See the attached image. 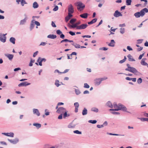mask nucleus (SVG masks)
I'll return each mask as SVG.
<instances>
[{
	"instance_id": "f257e3e1",
	"label": "nucleus",
	"mask_w": 148,
	"mask_h": 148,
	"mask_svg": "<svg viewBox=\"0 0 148 148\" xmlns=\"http://www.w3.org/2000/svg\"><path fill=\"white\" fill-rule=\"evenodd\" d=\"M118 108L113 109H110V111H118L119 110H122L123 111H126V112L130 113V112L127 111V108H126L121 103H119L118 104V106L116 107Z\"/></svg>"
},
{
	"instance_id": "f03ea898",
	"label": "nucleus",
	"mask_w": 148,
	"mask_h": 148,
	"mask_svg": "<svg viewBox=\"0 0 148 148\" xmlns=\"http://www.w3.org/2000/svg\"><path fill=\"white\" fill-rule=\"evenodd\" d=\"M77 9L78 10L81 11L83 10L85 7V5L81 2H77Z\"/></svg>"
},
{
	"instance_id": "7ed1b4c3",
	"label": "nucleus",
	"mask_w": 148,
	"mask_h": 148,
	"mask_svg": "<svg viewBox=\"0 0 148 148\" xmlns=\"http://www.w3.org/2000/svg\"><path fill=\"white\" fill-rule=\"evenodd\" d=\"M7 34H3L0 33V41L3 42H5L6 41V37L5 36Z\"/></svg>"
},
{
	"instance_id": "20e7f679",
	"label": "nucleus",
	"mask_w": 148,
	"mask_h": 148,
	"mask_svg": "<svg viewBox=\"0 0 148 148\" xmlns=\"http://www.w3.org/2000/svg\"><path fill=\"white\" fill-rule=\"evenodd\" d=\"M68 13L72 14L74 12V9L73 6L72 4L69 5L68 7Z\"/></svg>"
},
{
	"instance_id": "39448f33",
	"label": "nucleus",
	"mask_w": 148,
	"mask_h": 148,
	"mask_svg": "<svg viewBox=\"0 0 148 148\" xmlns=\"http://www.w3.org/2000/svg\"><path fill=\"white\" fill-rule=\"evenodd\" d=\"M8 140L11 143L13 144H16L19 141V140L17 138H15L14 139H8Z\"/></svg>"
},
{
	"instance_id": "423d86ee",
	"label": "nucleus",
	"mask_w": 148,
	"mask_h": 148,
	"mask_svg": "<svg viewBox=\"0 0 148 148\" xmlns=\"http://www.w3.org/2000/svg\"><path fill=\"white\" fill-rule=\"evenodd\" d=\"M88 25L86 24H82L77 27V29H86Z\"/></svg>"
},
{
	"instance_id": "0eeeda50",
	"label": "nucleus",
	"mask_w": 148,
	"mask_h": 148,
	"mask_svg": "<svg viewBox=\"0 0 148 148\" xmlns=\"http://www.w3.org/2000/svg\"><path fill=\"white\" fill-rule=\"evenodd\" d=\"M141 15V16H143L145 14V13L148 12V9L146 8L143 9L140 12Z\"/></svg>"
},
{
	"instance_id": "6e6552de",
	"label": "nucleus",
	"mask_w": 148,
	"mask_h": 148,
	"mask_svg": "<svg viewBox=\"0 0 148 148\" xmlns=\"http://www.w3.org/2000/svg\"><path fill=\"white\" fill-rule=\"evenodd\" d=\"M31 84L30 83H28L27 82H23L18 85L19 87L21 86H26L30 85Z\"/></svg>"
},
{
	"instance_id": "1a4fd4ad",
	"label": "nucleus",
	"mask_w": 148,
	"mask_h": 148,
	"mask_svg": "<svg viewBox=\"0 0 148 148\" xmlns=\"http://www.w3.org/2000/svg\"><path fill=\"white\" fill-rule=\"evenodd\" d=\"M114 16L116 17H118L120 16H122V14L118 10H116L114 14Z\"/></svg>"
},
{
	"instance_id": "9d476101",
	"label": "nucleus",
	"mask_w": 148,
	"mask_h": 148,
	"mask_svg": "<svg viewBox=\"0 0 148 148\" xmlns=\"http://www.w3.org/2000/svg\"><path fill=\"white\" fill-rule=\"evenodd\" d=\"M131 72L132 73L135 75H141V73L140 72L138 71L137 70L134 68L133 69V70H132Z\"/></svg>"
},
{
	"instance_id": "9b49d317",
	"label": "nucleus",
	"mask_w": 148,
	"mask_h": 148,
	"mask_svg": "<svg viewBox=\"0 0 148 148\" xmlns=\"http://www.w3.org/2000/svg\"><path fill=\"white\" fill-rule=\"evenodd\" d=\"M65 110V108H64L62 107H60L57 109L56 112L57 113L59 114H61L62 113H63V112H64V110Z\"/></svg>"
},
{
	"instance_id": "f8f14e48",
	"label": "nucleus",
	"mask_w": 148,
	"mask_h": 148,
	"mask_svg": "<svg viewBox=\"0 0 148 148\" xmlns=\"http://www.w3.org/2000/svg\"><path fill=\"white\" fill-rule=\"evenodd\" d=\"M126 65L127 67V68L125 69V71H129L131 72L132 71V70H133V69L134 68L133 67H131L130 65L128 64H127Z\"/></svg>"
},
{
	"instance_id": "ddd939ff",
	"label": "nucleus",
	"mask_w": 148,
	"mask_h": 148,
	"mask_svg": "<svg viewBox=\"0 0 148 148\" xmlns=\"http://www.w3.org/2000/svg\"><path fill=\"white\" fill-rule=\"evenodd\" d=\"M73 16V15L72 14L68 13V15L65 17V21L67 22Z\"/></svg>"
},
{
	"instance_id": "4468645a",
	"label": "nucleus",
	"mask_w": 148,
	"mask_h": 148,
	"mask_svg": "<svg viewBox=\"0 0 148 148\" xmlns=\"http://www.w3.org/2000/svg\"><path fill=\"white\" fill-rule=\"evenodd\" d=\"M73 16V15L72 14L68 13V15L65 17V21L67 22Z\"/></svg>"
},
{
	"instance_id": "2eb2a0df",
	"label": "nucleus",
	"mask_w": 148,
	"mask_h": 148,
	"mask_svg": "<svg viewBox=\"0 0 148 148\" xmlns=\"http://www.w3.org/2000/svg\"><path fill=\"white\" fill-rule=\"evenodd\" d=\"M95 85L96 86L99 85L101 83L99 78H97L95 79Z\"/></svg>"
},
{
	"instance_id": "dca6fc26",
	"label": "nucleus",
	"mask_w": 148,
	"mask_h": 148,
	"mask_svg": "<svg viewBox=\"0 0 148 148\" xmlns=\"http://www.w3.org/2000/svg\"><path fill=\"white\" fill-rule=\"evenodd\" d=\"M33 112L34 114L38 116H39L40 115L38 110L37 109H33Z\"/></svg>"
},
{
	"instance_id": "f3484780",
	"label": "nucleus",
	"mask_w": 148,
	"mask_h": 148,
	"mask_svg": "<svg viewBox=\"0 0 148 148\" xmlns=\"http://www.w3.org/2000/svg\"><path fill=\"white\" fill-rule=\"evenodd\" d=\"M26 16L25 18L23 20H22L21 21L20 25H23L25 24V23L26 22V21L27 19V18L26 15H25Z\"/></svg>"
},
{
	"instance_id": "a211bd4d",
	"label": "nucleus",
	"mask_w": 148,
	"mask_h": 148,
	"mask_svg": "<svg viewBox=\"0 0 148 148\" xmlns=\"http://www.w3.org/2000/svg\"><path fill=\"white\" fill-rule=\"evenodd\" d=\"M34 20L33 19L32 20L30 23V31H31L32 29L34 28Z\"/></svg>"
},
{
	"instance_id": "6ab92c4d",
	"label": "nucleus",
	"mask_w": 148,
	"mask_h": 148,
	"mask_svg": "<svg viewBox=\"0 0 148 148\" xmlns=\"http://www.w3.org/2000/svg\"><path fill=\"white\" fill-rule=\"evenodd\" d=\"M5 56L7 57L10 61L12 60L14 57V55L13 54H5Z\"/></svg>"
},
{
	"instance_id": "aec40b11",
	"label": "nucleus",
	"mask_w": 148,
	"mask_h": 148,
	"mask_svg": "<svg viewBox=\"0 0 148 148\" xmlns=\"http://www.w3.org/2000/svg\"><path fill=\"white\" fill-rule=\"evenodd\" d=\"M146 60L145 58H143L141 60V64L143 66H146L148 65V64L146 62H145V61Z\"/></svg>"
},
{
	"instance_id": "412c9836",
	"label": "nucleus",
	"mask_w": 148,
	"mask_h": 148,
	"mask_svg": "<svg viewBox=\"0 0 148 148\" xmlns=\"http://www.w3.org/2000/svg\"><path fill=\"white\" fill-rule=\"evenodd\" d=\"M77 124H73V122L70 123L68 125V127L69 128H74L75 127V126Z\"/></svg>"
},
{
	"instance_id": "4be33fe9",
	"label": "nucleus",
	"mask_w": 148,
	"mask_h": 148,
	"mask_svg": "<svg viewBox=\"0 0 148 148\" xmlns=\"http://www.w3.org/2000/svg\"><path fill=\"white\" fill-rule=\"evenodd\" d=\"M128 58V60L130 61H134L135 60L133 58V57L130 54H129L127 56Z\"/></svg>"
},
{
	"instance_id": "5701e85b",
	"label": "nucleus",
	"mask_w": 148,
	"mask_h": 148,
	"mask_svg": "<svg viewBox=\"0 0 148 148\" xmlns=\"http://www.w3.org/2000/svg\"><path fill=\"white\" fill-rule=\"evenodd\" d=\"M88 113V110L86 108H84L82 111V114L83 115H86Z\"/></svg>"
},
{
	"instance_id": "b1692460",
	"label": "nucleus",
	"mask_w": 148,
	"mask_h": 148,
	"mask_svg": "<svg viewBox=\"0 0 148 148\" xmlns=\"http://www.w3.org/2000/svg\"><path fill=\"white\" fill-rule=\"evenodd\" d=\"M47 37L51 39H54L56 38V36L54 34H49L47 36Z\"/></svg>"
},
{
	"instance_id": "393cba45",
	"label": "nucleus",
	"mask_w": 148,
	"mask_h": 148,
	"mask_svg": "<svg viewBox=\"0 0 148 148\" xmlns=\"http://www.w3.org/2000/svg\"><path fill=\"white\" fill-rule=\"evenodd\" d=\"M115 42L114 40H111V42L108 45L110 47H114V46Z\"/></svg>"
},
{
	"instance_id": "a878e982",
	"label": "nucleus",
	"mask_w": 148,
	"mask_h": 148,
	"mask_svg": "<svg viewBox=\"0 0 148 148\" xmlns=\"http://www.w3.org/2000/svg\"><path fill=\"white\" fill-rule=\"evenodd\" d=\"M68 25H69V26L71 27V28H76V29H77V27H78V26H77V25L76 24V23H73L72 24V25H70L69 23H68Z\"/></svg>"
},
{
	"instance_id": "bb28decb",
	"label": "nucleus",
	"mask_w": 148,
	"mask_h": 148,
	"mask_svg": "<svg viewBox=\"0 0 148 148\" xmlns=\"http://www.w3.org/2000/svg\"><path fill=\"white\" fill-rule=\"evenodd\" d=\"M88 14L87 13H84L82 14H80V16L83 18H87Z\"/></svg>"
},
{
	"instance_id": "cd10ccee",
	"label": "nucleus",
	"mask_w": 148,
	"mask_h": 148,
	"mask_svg": "<svg viewBox=\"0 0 148 148\" xmlns=\"http://www.w3.org/2000/svg\"><path fill=\"white\" fill-rule=\"evenodd\" d=\"M126 79L130 81L131 80H132L134 82H136V78H131L129 77H127L125 78Z\"/></svg>"
},
{
	"instance_id": "c85d7f7f",
	"label": "nucleus",
	"mask_w": 148,
	"mask_h": 148,
	"mask_svg": "<svg viewBox=\"0 0 148 148\" xmlns=\"http://www.w3.org/2000/svg\"><path fill=\"white\" fill-rule=\"evenodd\" d=\"M15 38L13 37H11L10 39V42L12 43L13 44H14L15 43Z\"/></svg>"
},
{
	"instance_id": "c756f323",
	"label": "nucleus",
	"mask_w": 148,
	"mask_h": 148,
	"mask_svg": "<svg viewBox=\"0 0 148 148\" xmlns=\"http://www.w3.org/2000/svg\"><path fill=\"white\" fill-rule=\"evenodd\" d=\"M39 5L36 2H34L33 4V7L34 8H38Z\"/></svg>"
},
{
	"instance_id": "7c9ffc66",
	"label": "nucleus",
	"mask_w": 148,
	"mask_h": 148,
	"mask_svg": "<svg viewBox=\"0 0 148 148\" xmlns=\"http://www.w3.org/2000/svg\"><path fill=\"white\" fill-rule=\"evenodd\" d=\"M33 125L36 126L38 129L40 128L41 126V125L40 124L38 123H34L33 124Z\"/></svg>"
},
{
	"instance_id": "2f4dec72",
	"label": "nucleus",
	"mask_w": 148,
	"mask_h": 148,
	"mask_svg": "<svg viewBox=\"0 0 148 148\" xmlns=\"http://www.w3.org/2000/svg\"><path fill=\"white\" fill-rule=\"evenodd\" d=\"M63 116V118H65V112H63V114L61 113V114L58 117V118L59 119H62Z\"/></svg>"
},
{
	"instance_id": "473e14b6",
	"label": "nucleus",
	"mask_w": 148,
	"mask_h": 148,
	"mask_svg": "<svg viewBox=\"0 0 148 148\" xmlns=\"http://www.w3.org/2000/svg\"><path fill=\"white\" fill-rule=\"evenodd\" d=\"M97 20V19L96 18H95L92 20L88 22V24L90 25L96 22Z\"/></svg>"
},
{
	"instance_id": "72a5a7b5",
	"label": "nucleus",
	"mask_w": 148,
	"mask_h": 148,
	"mask_svg": "<svg viewBox=\"0 0 148 148\" xmlns=\"http://www.w3.org/2000/svg\"><path fill=\"white\" fill-rule=\"evenodd\" d=\"M134 16L137 18H138L141 16L140 12H138L134 14Z\"/></svg>"
},
{
	"instance_id": "f704fd0d",
	"label": "nucleus",
	"mask_w": 148,
	"mask_h": 148,
	"mask_svg": "<svg viewBox=\"0 0 148 148\" xmlns=\"http://www.w3.org/2000/svg\"><path fill=\"white\" fill-rule=\"evenodd\" d=\"M72 45L74 46L76 48H80V45L78 44H77L76 43H73Z\"/></svg>"
},
{
	"instance_id": "c9c22d12",
	"label": "nucleus",
	"mask_w": 148,
	"mask_h": 148,
	"mask_svg": "<svg viewBox=\"0 0 148 148\" xmlns=\"http://www.w3.org/2000/svg\"><path fill=\"white\" fill-rule=\"evenodd\" d=\"M91 110L92 112H94L96 113L98 112L99 111L98 109L95 107L92 108H91Z\"/></svg>"
},
{
	"instance_id": "e433bc0d",
	"label": "nucleus",
	"mask_w": 148,
	"mask_h": 148,
	"mask_svg": "<svg viewBox=\"0 0 148 148\" xmlns=\"http://www.w3.org/2000/svg\"><path fill=\"white\" fill-rule=\"evenodd\" d=\"M107 105L110 108H113V105L110 101H108L106 103Z\"/></svg>"
},
{
	"instance_id": "4c0bfd02",
	"label": "nucleus",
	"mask_w": 148,
	"mask_h": 148,
	"mask_svg": "<svg viewBox=\"0 0 148 148\" xmlns=\"http://www.w3.org/2000/svg\"><path fill=\"white\" fill-rule=\"evenodd\" d=\"M107 134L111 135H114V136H124V135H121V134H112V133H109L108 132H107Z\"/></svg>"
},
{
	"instance_id": "58836bf2",
	"label": "nucleus",
	"mask_w": 148,
	"mask_h": 148,
	"mask_svg": "<svg viewBox=\"0 0 148 148\" xmlns=\"http://www.w3.org/2000/svg\"><path fill=\"white\" fill-rule=\"evenodd\" d=\"M41 59V58L40 57H39L38 59L37 60V62H38L39 63V65L40 66H42V62L40 60V59Z\"/></svg>"
},
{
	"instance_id": "ea45409f",
	"label": "nucleus",
	"mask_w": 148,
	"mask_h": 148,
	"mask_svg": "<svg viewBox=\"0 0 148 148\" xmlns=\"http://www.w3.org/2000/svg\"><path fill=\"white\" fill-rule=\"evenodd\" d=\"M132 1L131 0H126V5H131Z\"/></svg>"
},
{
	"instance_id": "a19ab883",
	"label": "nucleus",
	"mask_w": 148,
	"mask_h": 148,
	"mask_svg": "<svg viewBox=\"0 0 148 148\" xmlns=\"http://www.w3.org/2000/svg\"><path fill=\"white\" fill-rule=\"evenodd\" d=\"M21 3L22 6H24L25 4H27V3L25 0H21Z\"/></svg>"
},
{
	"instance_id": "79ce46f5",
	"label": "nucleus",
	"mask_w": 148,
	"mask_h": 148,
	"mask_svg": "<svg viewBox=\"0 0 148 148\" xmlns=\"http://www.w3.org/2000/svg\"><path fill=\"white\" fill-rule=\"evenodd\" d=\"M89 123L92 124H95L97 122V121L96 120H90L88 121Z\"/></svg>"
},
{
	"instance_id": "37998d69",
	"label": "nucleus",
	"mask_w": 148,
	"mask_h": 148,
	"mask_svg": "<svg viewBox=\"0 0 148 148\" xmlns=\"http://www.w3.org/2000/svg\"><path fill=\"white\" fill-rule=\"evenodd\" d=\"M138 119H140L141 121H148V118H138Z\"/></svg>"
},
{
	"instance_id": "c03bdc74",
	"label": "nucleus",
	"mask_w": 148,
	"mask_h": 148,
	"mask_svg": "<svg viewBox=\"0 0 148 148\" xmlns=\"http://www.w3.org/2000/svg\"><path fill=\"white\" fill-rule=\"evenodd\" d=\"M127 59V58H126V57L125 56L124 57V58L121 60H120L119 62V63L120 64H122Z\"/></svg>"
},
{
	"instance_id": "a18cd8bd",
	"label": "nucleus",
	"mask_w": 148,
	"mask_h": 148,
	"mask_svg": "<svg viewBox=\"0 0 148 148\" xmlns=\"http://www.w3.org/2000/svg\"><path fill=\"white\" fill-rule=\"evenodd\" d=\"M76 19L75 18H72L70 21V23L71 24H73L76 21Z\"/></svg>"
},
{
	"instance_id": "49530a36",
	"label": "nucleus",
	"mask_w": 148,
	"mask_h": 148,
	"mask_svg": "<svg viewBox=\"0 0 148 148\" xmlns=\"http://www.w3.org/2000/svg\"><path fill=\"white\" fill-rule=\"evenodd\" d=\"M59 81L58 80H56L55 81V85L57 87H58L61 84H59Z\"/></svg>"
},
{
	"instance_id": "de8ad7c7",
	"label": "nucleus",
	"mask_w": 148,
	"mask_h": 148,
	"mask_svg": "<svg viewBox=\"0 0 148 148\" xmlns=\"http://www.w3.org/2000/svg\"><path fill=\"white\" fill-rule=\"evenodd\" d=\"M73 132L74 133L77 134H82V132L80 131H79L78 130H76L75 131H73Z\"/></svg>"
},
{
	"instance_id": "09e8293b",
	"label": "nucleus",
	"mask_w": 148,
	"mask_h": 148,
	"mask_svg": "<svg viewBox=\"0 0 148 148\" xmlns=\"http://www.w3.org/2000/svg\"><path fill=\"white\" fill-rule=\"evenodd\" d=\"M125 29L124 28H121L120 29V32L121 34H123L125 33Z\"/></svg>"
},
{
	"instance_id": "8fccbe9b",
	"label": "nucleus",
	"mask_w": 148,
	"mask_h": 148,
	"mask_svg": "<svg viewBox=\"0 0 148 148\" xmlns=\"http://www.w3.org/2000/svg\"><path fill=\"white\" fill-rule=\"evenodd\" d=\"M84 87L85 88H89L90 87V86L87 83H85L84 84Z\"/></svg>"
},
{
	"instance_id": "3c124183",
	"label": "nucleus",
	"mask_w": 148,
	"mask_h": 148,
	"mask_svg": "<svg viewBox=\"0 0 148 148\" xmlns=\"http://www.w3.org/2000/svg\"><path fill=\"white\" fill-rule=\"evenodd\" d=\"M99 79L100 80L101 82L102 81L107 79H108V78L106 77H105L102 78H99Z\"/></svg>"
},
{
	"instance_id": "603ef678",
	"label": "nucleus",
	"mask_w": 148,
	"mask_h": 148,
	"mask_svg": "<svg viewBox=\"0 0 148 148\" xmlns=\"http://www.w3.org/2000/svg\"><path fill=\"white\" fill-rule=\"evenodd\" d=\"M108 49V48L106 47H101L99 48V50H101L106 51Z\"/></svg>"
},
{
	"instance_id": "864d4df0",
	"label": "nucleus",
	"mask_w": 148,
	"mask_h": 148,
	"mask_svg": "<svg viewBox=\"0 0 148 148\" xmlns=\"http://www.w3.org/2000/svg\"><path fill=\"white\" fill-rule=\"evenodd\" d=\"M142 79L141 78H139V79H138L137 80V83L140 84H141L142 82Z\"/></svg>"
},
{
	"instance_id": "5fc2aeb1",
	"label": "nucleus",
	"mask_w": 148,
	"mask_h": 148,
	"mask_svg": "<svg viewBox=\"0 0 148 148\" xmlns=\"http://www.w3.org/2000/svg\"><path fill=\"white\" fill-rule=\"evenodd\" d=\"M58 7L57 5H56L53 9V11H57L58 10Z\"/></svg>"
},
{
	"instance_id": "6e6d98bb",
	"label": "nucleus",
	"mask_w": 148,
	"mask_h": 148,
	"mask_svg": "<svg viewBox=\"0 0 148 148\" xmlns=\"http://www.w3.org/2000/svg\"><path fill=\"white\" fill-rule=\"evenodd\" d=\"M34 24L36 25L37 26H39L40 25V23L39 22L37 21H34Z\"/></svg>"
},
{
	"instance_id": "4d7b16f0",
	"label": "nucleus",
	"mask_w": 148,
	"mask_h": 148,
	"mask_svg": "<svg viewBox=\"0 0 148 148\" xmlns=\"http://www.w3.org/2000/svg\"><path fill=\"white\" fill-rule=\"evenodd\" d=\"M74 106L75 108H78L79 105L78 102H75L74 103Z\"/></svg>"
},
{
	"instance_id": "13d9d810",
	"label": "nucleus",
	"mask_w": 148,
	"mask_h": 148,
	"mask_svg": "<svg viewBox=\"0 0 148 148\" xmlns=\"http://www.w3.org/2000/svg\"><path fill=\"white\" fill-rule=\"evenodd\" d=\"M9 133V136L11 137H13L14 136V133L12 132H10V133Z\"/></svg>"
},
{
	"instance_id": "bf43d9fd",
	"label": "nucleus",
	"mask_w": 148,
	"mask_h": 148,
	"mask_svg": "<svg viewBox=\"0 0 148 148\" xmlns=\"http://www.w3.org/2000/svg\"><path fill=\"white\" fill-rule=\"evenodd\" d=\"M69 33L71 36H73L75 35V32L72 31H70L69 32Z\"/></svg>"
},
{
	"instance_id": "052dcab7",
	"label": "nucleus",
	"mask_w": 148,
	"mask_h": 148,
	"mask_svg": "<svg viewBox=\"0 0 148 148\" xmlns=\"http://www.w3.org/2000/svg\"><path fill=\"white\" fill-rule=\"evenodd\" d=\"M75 92L76 94L77 95H79V94H80V93L81 92L79 90L76 89H75Z\"/></svg>"
},
{
	"instance_id": "680f3d73",
	"label": "nucleus",
	"mask_w": 148,
	"mask_h": 148,
	"mask_svg": "<svg viewBox=\"0 0 148 148\" xmlns=\"http://www.w3.org/2000/svg\"><path fill=\"white\" fill-rule=\"evenodd\" d=\"M143 40L142 39H138L137 40L138 42H137V43L138 44H141L142 43Z\"/></svg>"
},
{
	"instance_id": "e2e57ef3",
	"label": "nucleus",
	"mask_w": 148,
	"mask_h": 148,
	"mask_svg": "<svg viewBox=\"0 0 148 148\" xmlns=\"http://www.w3.org/2000/svg\"><path fill=\"white\" fill-rule=\"evenodd\" d=\"M62 33V32L60 30H58L56 31V33L59 35H60Z\"/></svg>"
},
{
	"instance_id": "0e129e2a",
	"label": "nucleus",
	"mask_w": 148,
	"mask_h": 148,
	"mask_svg": "<svg viewBox=\"0 0 148 148\" xmlns=\"http://www.w3.org/2000/svg\"><path fill=\"white\" fill-rule=\"evenodd\" d=\"M47 43L45 42H42L40 45L44 46L46 45Z\"/></svg>"
},
{
	"instance_id": "69168bd1",
	"label": "nucleus",
	"mask_w": 148,
	"mask_h": 148,
	"mask_svg": "<svg viewBox=\"0 0 148 148\" xmlns=\"http://www.w3.org/2000/svg\"><path fill=\"white\" fill-rule=\"evenodd\" d=\"M51 26L53 27H56V26L55 24V23L53 21L51 22Z\"/></svg>"
},
{
	"instance_id": "338daca9",
	"label": "nucleus",
	"mask_w": 148,
	"mask_h": 148,
	"mask_svg": "<svg viewBox=\"0 0 148 148\" xmlns=\"http://www.w3.org/2000/svg\"><path fill=\"white\" fill-rule=\"evenodd\" d=\"M113 105L114 106V108H116V107L118 106V104L117 105L116 102H114V103Z\"/></svg>"
},
{
	"instance_id": "774afa93",
	"label": "nucleus",
	"mask_w": 148,
	"mask_h": 148,
	"mask_svg": "<svg viewBox=\"0 0 148 148\" xmlns=\"http://www.w3.org/2000/svg\"><path fill=\"white\" fill-rule=\"evenodd\" d=\"M38 53V51H37L36 52H34L33 54V57H35L37 55Z\"/></svg>"
}]
</instances>
